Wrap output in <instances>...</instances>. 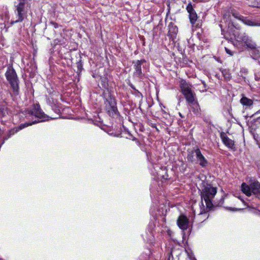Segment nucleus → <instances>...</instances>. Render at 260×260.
<instances>
[{"instance_id": "14", "label": "nucleus", "mask_w": 260, "mask_h": 260, "mask_svg": "<svg viewBox=\"0 0 260 260\" xmlns=\"http://www.w3.org/2000/svg\"><path fill=\"white\" fill-rule=\"evenodd\" d=\"M189 106L194 114H196L197 115L200 114L201 109L200 106L197 101L189 104Z\"/></svg>"}, {"instance_id": "25", "label": "nucleus", "mask_w": 260, "mask_h": 260, "mask_svg": "<svg viewBox=\"0 0 260 260\" xmlns=\"http://www.w3.org/2000/svg\"><path fill=\"white\" fill-rule=\"evenodd\" d=\"M189 258L191 259V260H197L196 258H195V257L193 255H189Z\"/></svg>"}, {"instance_id": "10", "label": "nucleus", "mask_w": 260, "mask_h": 260, "mask_svg": "<svg viewBox=\"0 0 260 260\" xmlns=\"http://www.w3.org/2000/svg\"><path fill=\"white\" fill-rule=\"evenodd\" d=\"M168 27L169 31L168 36L173 41L176 38L178 33V27L172 22L169 23Z\"/></svg>"}, {"instance_id": "5", "label": "nucleus", "mask_w": 260, "mask_h": 260, "mask_svg": "<svg viewBox=\"0 0 260 260\" xmlns=\"http://www.w3.org/2000/svg\"><path fill=\"white\" fill-rule=\"evenodd\" d=\"M19 4L16 5L15 13L16 19L11 22V24L21 22L26 16V11L25 10V5L26 0H19Z\"/></svg>"}, {"instance_id": "15", "label": "nucleus", "mask_w": 260, "mask_h": 260, "mask_svg": "<svg viewBox=\"0 0 260 260\" xmlns=\"http://www.w3.org/2000/svg\"><path fill=\"white\" fill-rule=\"evenodd\" d=\"M251 189L253 194L260 193V183L257 181L252 183Z\"/></svg>"}, {"instance_id": "13", "label": "nucleus", "mask_w": 260, "mask_h": 260, "mask_svg": "<svg viewBox=\"0 0 260 260\" xmlns=\"http://www.w3.org/2000/svg\"><path fill=\"white\" fill-rule=\"evenodd\" d=\"M241 190L247 196H250L252 193L251 189V183L250 185H247L245 183H243L241 185Z\"/></svg>"}, {"instance_id": "19", "label": "nucleus", "mask_w": 260, "mask_h": 260, "mask_svg": "<svg viewBox=\"0 0 260 260\" xmlns=\"http://www.w3.org/2000/svg\"><path fill=\"white\" fill-rule=\"evenodd\" d=\"M232 15L236 19L242 20V19H243V16L240 15L237 12H236L235 10H232Z\"/></svg>"}, {"instance_id": "24", "label": "nucleus", "mask_w": 260, "mask_h": 260, "mask_svg": "<svg viewBox=\"0 0 260 260\" xmlns=\"http://www.w3.org/2000/svg\"><path fill=\"white\" fill-rule=\"evenodd\" d=\"M51 24L53 26V27L55 28H57L58 25V24L56 23V22H51Z\"/></svg>"}, {"instance_id": "1", "label": "nucleus", "mask_w": 260, "mask_h": 260, "mask_svg": "<svg viewBox=\"0 0 260 260\" xmlns=\"http://www.w3.org/2000/svg\"><path fill=\"white\" fill-rule=\"evenodd\" d=\"M30 114L31 115H34L36 117L40 119V120H35L32 122H26L24 124H21L17 127L14 128L13 129H11L9 131V136L10 137L11 135H13L16 133H17L19 131L27 127L28 126L31 125L33 124H35L38 122L45 121L46 120H48L49 119H55V117H49L47 115L45 114L44 112L41 110L40 106L39 104L35 105L32 109V110L29 112Z\"/></svg>"}, {"instance_id": "8", "label": "nucleus", "mask_w": 260, "mask_h": 260, "mask_svg": "<svg viewBox=\"0 0 260 260\" xmlns=\"http://www.w3.org/2000/svg\"><path fill=\"white\" fill-rule=\"evenodd\" d=\"M177 223L179 228L183 230H186L188 227V219L184 215L179 216L177 219Z\"/></svg>"}, {"instance_id": "20", "label": "nucleus", "mask_w": 260, "mask_h": 260, "mask_svg": "<svg viewBox=\"0 0 260 260\" xmlns=\"http://www.w3.org/2000/svg\"><path fill=\"white\" fill-rule=\"evenodd\" d=\"M222 73L225 79L229 80L230 79L231 76L228 71L224 70L222 72Z\"/></svg>"}, {"instance_id": "2", "label": "nucleus", "mask_w": 260, "mask_h": 260, "mask_svg": "<svg viewBox=\"0 0 260 260\" xmlns=\"http://www.w3.org/2000/svg\"><path fill=\"white\" fill-rule=\"evenodd\" d=\"M217 192L216 187L210 185L205 186L201 192V198L206 203L207 208L211 209L213 207L212 200Z\"/></svg>"}, {"instance_id": "29", "label": "nucleus", "mask_w": 260, "mask_h": 260, "mask_svg": "<svg viewBox=\"0 0 260 260\" xmlns=\"http://www.w3.org/2000/svg\"><path fill=\"white\" fill-rule=\"evenodd\" d=\"M139 93L140 94V95L141 96H142V94H141V93L139 92Z\"/></svg>"}, {"instance_id": "6", "label": "nucleus", "mask_w": 260, "mask_h": 260, "mask_svg": "<svg viewBox=\"0 0 260 260\" xmlns=\"http://www.w3.org/2000/svg\"><path fill=\"white\" fill-rule=\"evenodd\" d=\"M190 85L187 83L185 81L181 82V89L185 99L189 104L195 102L194 95L191 89Z\"/></svg>"}, {"instance_id": "3", "label": "nucleus", "mask_w": 260, "mask_h": 260, "mask_svg": "<svg viewBox=\"0 0 260 260\" xmlns=\"http://www.w3.org/2000/svg\"><path fill=\"white\" fill-rule=\"evenodd\" d=\"M104 96L105 99V110L110 116H114L118 112L116 102L108 90L104 91Z\"/></svg>"}, {"instance_id": "11", "label": "nucleus", "mask_w": 260, "mask_h": 260, "mask_svg": "<svg viewBox=\"0 0 260 260\" xmlns=\"http://www.w3.org/2000/svg\"><path fill=\"white\" fill-rule=\"evenodd\" d=\"M221 138L224 144L228 148L235 150L234 141L228 138L224 134H221Z\"/></svg>"}, {"instance_id": "28", "label": "nucleus", "mask_w": 260, "mask_h": 260, "mask_svg": "<svg viewBox=\"0 0 260 260\" xmlns=\"http://www.w3.org/2000/svg\"><path fill=\"white\" fill-rule=\"evenodd\" d=\"M131 87L133 89H135V88H134V86H133V85H131Z\"/></svg>"}, {"instance_id": "21", "label": "nucleus", "mask_w": 260, "mask_h": 260, "mask_svg": "<svg viewBox=\"0 0 260 260\" xmlns=\"http://www.w3.org/2000/svg\"><path fill=\"white\" fill-rule=\"evenodd\" d=\"M246 46L250 48L251 50H253L254 48H255V44L252 43L248 42V41L245 42Z\"/></svg>"}, {"instance_id": "17", "label": "nucleus", "mask_w": 260, "mask_h": 260, "mask_svg": "<svg viewBox=\"0 0 260 260\" xmlns=\"http://www.w3.org/2000/svg\"><path fill=\"white\" fill-rule=\"evenodd\" d=\"M241 103L244 106H250L253 104V101L246 97H243L240 100Z\"/></svg>"}, {"instance_id": "30", "label": "nucleus", "mask_w": 260, "mask_h": 260, "mask_svg": "<svg viewBox=\"0 0 260 260\" xmlns=\"http://www.w3.org/2000/svg\"><path fill=\"white\" fill-rule=\"evenodd\" d=\"M179 115L182 117V115L180 113H179Z\"/></svg>"}, {"instance_id": "4", "label": "nucleus", "mask_w": 260, "mask_h": 260, "mask_svg": "<svg viewBox=\"0 0 260 260\" xmlns=\"http://www.w3.org/2000/svg\"><path fill=\"white\" fill-rule=\"evenodd\" d=\"M7 80L11 85L13 93L14 95H18L19 93V84L17 75L14 69L11 67L8 68L5 73Z\"/></svg>"}, {"instance_id": "16", "label": "nucleus", "mask_w": 260, "mask_h": 260, "mask_svg": "<svg viewBox=\"0 0 260 260\" xmlns=\"http://www.w3.org/2000/svg\"><path fill=\"white\" fill-rule=\"evenodd\" d=\"M242 22H243L245 24L248 26H260V23H256V22L253 21L251 19H248L246 18L243 17V19H242Z\"/></svg>"}, {"instance_id": "9", "label": "nucleus", "mask_w": 260, "mask_h": 260, "mask_svg": "<svg viewBox=\"0 0 260 260\" xmlns=\"http://www.w3.org/2000/svg\"><path fill=\"white\" fill-rule=\"evenodd\" d=\"M186 10L189 13V19L191 23L192 24H194L197 20L198 16L196 12L190 4H188L186 7Z\"/></svg>"}, {"instance_id": "22", "label": "nucleus", "mask_w": 260, "mask_h": 260, "mask_svg": "<svg viewBox=\"0 0 260 260\" xmlns=\"http://www.w3.org/2000/svg\"><path fill=\"white\" fill-rule=\"evenodd\" d=\"M187 159H188V161H191V162L193 161V155L192 154H188L187 157Z\"/></svg>"}, {"instance_id": "27", "label": "nucleus", "mask_w": 260, "mask_h": 260, "mask_svg": "<svg viewBox=\"0 0 260 260\" xmlns=\"http://www.w3.org/2000/svg\"><path fill=\"white\" fill-rule=\"evenodd\" d=\"M258 113H260V111H257V112H256L255 114H257Z\"/></svg>"}, {"instance_id": "12", "label": "nucleus", "mask_w": 260, "mask_h": 260, "mask_svg": "<svg viewBox=\"0 0 260 260\" xmlns=\"http://www.w3.org/2000/svg\"><path fill=\"white\" fill-rule=\"evenodd\" d=\"M197 158L199 161V164L202 167L206 166L208 164V161L205 157L202 154L199 148H197L194 150Z\"/></svg>"}, {"instance_id": "23", "label": "nucleus", "mask_w": 260, "mask_h": 260, "mask_svg": "<svg viewBox=\"0 0 260 260\" xmlns=\"http://www.w3.org/2000/svg\"><path fill=\"white\" fill-rule=\"evenodd\" d=\"M225 50L226 52L228 54H230V55H233L232 52L230 49H228L227 48H225Z\"/></svg>"}, {"instance_id": "7", "label": "nucleus", "mask_w": 260, "mask_h": 260, "mask_svg": "<svg viewBox=\"0 0 260 260\" xmlns=\"http://www.w3.org/2000/svg\"><path fill=\"white\" fill-rule=\"evenodd\" d=\"M133 63L135 71L134 72V76L138 77L140 79H143V77L144 74L142 72V66L144 67V64L146 63V61L144 59L138 60L136 61H134Z\"/></svg>"}, {"instance_id": "26", "label": "nucleus", "mask_w": 260, "mask_h": 260, "mask_svg": "<svg viewBox=\"0 0 260 260\" xmlns=\"http://www.w3.org/2000/svg\"><path fill=\"white\" fill-rule=\"evenodd\" d=\"M152 127L156 128L155 124H152Z\"/></svg>"}, {"instance_id": "18", "label": "nucleus", "mask_w": 260, "mask_h": 260, "mask_svg": "<svg viewBox=\"0 0 260 260\" xmlns=\"http://www.w3.org/2000/svg\"><path fill=\"white\" fill-rule=\"evenodd\" d=\"M250 53L254 58H260V47L251 50Z\"/></svg>"}]
</instances>
